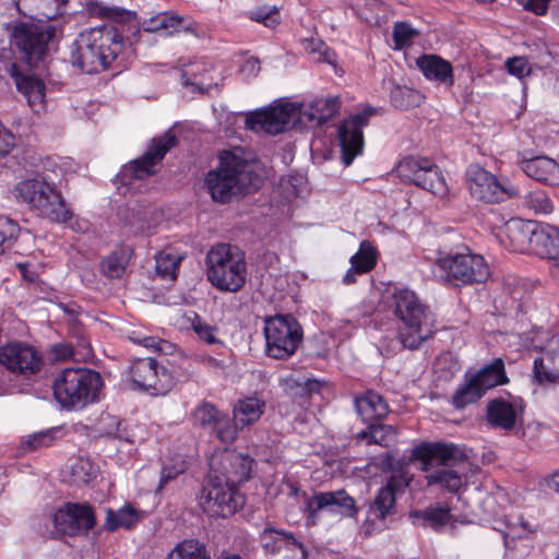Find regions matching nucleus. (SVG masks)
<instances>
[{"instance_id": "63", "label": "nucleus", "mask_w": 559, "mask_h": 559, "mask_svg": "<svg viewBox=\"0 0 559 559\" xmlns=\"http://www.w3.org/2000/svg\"><path fill=\"white\" fill-rule=\"evenodd\" d=\"M52 350L56 359L64 360L73 357V348L68 344L56 345Z\"/></svg>"}, {"instance_id": "60", "label": "nucleus", "mask_w": 559, "mask_h": 559, "mask_svg": "<svg viewBox=\"0 0 559 559\" xmlns=\"http://www.w3.org/2000/svg\"><path fill=\"white\" fill-rule=\"evenodd\" d=\"M53 435H55V431H52V430H46L43 432H38L28 439V441H27L28 447L32 450H36L40 447H48L51 444V442L53 440Z\"/></svg>"}, {"instance_id": "25", "label": "nucleus", "mask_w": 559, "mask_h": 559, "mask_svg": "<svg viewBox=\"0 0 559 559\" xmlns=\"http://www.w3.org/2000/svg\"><path fill=\"white\" fill-rule=\"evenodd\" d=\"M8 71L14 80L16 88L26 97L29 107L39 111L44 107V82L33 75L22 74L16 63H11Z\"/></svg>"}, {"instance_id": "30", "label": "nucleus", "mask_w": 559, "mask_h": 559, "mask_svg": "<svg viewBox=\"0 0 559 559\" xmlns=\"http://www.w3.org/2000/svg\"><path fill=\"white\" fill-rule=\"evenodd\" d=\"M355 407L365 421L382 419L389 413V405L377 392L370 390L355 397Z\"/></svg>"}, {"instance_id": "22", "label": "nucleus", "mask_w": 559, "mask_h": 559, "mask_svg": "<svg viewBox=\"0 0 559 559\" xmlns=\"http://www.w3.org/2000/svg\"><path fill=\"white\" fill-rule=\"evenodd\" d=\"M95 524L94 513L90 506L68 503L53 515L56 530L66 535L86 533Z\"/></svg>"}, {"instance_id": "48", "label": "nucleus", "mask_w": 559, "mask_h": 559, "mask_svg": "<svg viewBox=\"0 0 559 559\" xmlns=\"http://www.w3.org/2000/svg\"><path fill=\"white\" fill-rule=\"evenodd\" d=\"M280 554L281 559H307L309 555L305 544L293 533H288Z\"/></svg>"}, {"instance_id": "21", "label": "nucleus", "mask_w": 559, "mask_h": 559, "mask_svg": "<svg viewBox=\"0 0 559 559\" xmlns=\"http://www.w3.org/2000/svg\"><path fill=\"white\" fill-rule=\"evenodd\" d=\"M265 411V402L257 396L238 400L233 408V421L219 431V440L231 443L237 439L238 430L257 423Z\"/></svg>"}, {"instance_id": "5", "label": "nucleus", "mask_w": 559, "mask_h": 559, "mask_svg": "<svg viewBox=\"0 0 559 559\" xmlns=\"http://www.w3.org/2000/svg\"><path fill=\"white\" fill-rule=\"evenodd\" d=\"M13 193L19 202L51 222L66 223L72 216L60 191L41 174L20 180L14 186Z\"/></svg>"}, {"instance_id": "14", "label": "nucleus", "mask_w": 559, "mask_h": 559, "mask_svg": "<svg viewBox=\"0 0 559 559\" xmlns=\"http://www.w3.org/2000/svg\"><path fill=\"white\" fill-rule=\"evenodd\" d=\"M467 185L472 197L486 203L503 202L520 195V191L511 182L500 181L495 175L479 167L471 170Z\"/></svg>"}, {"instance_id": "51", "label": "nucleus", "mask_w": 559, "mask_h": 559, "mask_svg": "<svg viewBox=\"0 0 559 559\" xmlns=\"http://www.w3.org/2000/svg\"><path fill=\"white\" fill-rule=\"evenodd\" d=\"M534 377L540 384L552 383L559 380V368H552L546 364L545 358L534 360Z\"/></svg>"}, {"instance_id": "18", "label": "nucleus", "mask_w": 559, "mask_h": 559, "mask_svg": "<svg viewBox=\"0 0 559 559\" xmlns=\"http://www.w3.org/2000/svg\"><path fill=\"white\" fill-rule=\"evenodd\" d=\"M0 364L13 373L28 377L39 372L44 361L34 346L14 342L0 347Z\"/></svg>"}, {"instance_id": "55", "label": "nucleus", "mask_w": 559, "mask_h": 559, "mask_svg": "<svg viewBox=\"0 0 559 559\" xmlns=\"http://www.w3.org/2000/svg\"><path fill=\"white\" fill-rule=\"evenodd\" d=\"M504 67L509 74L522 80L532 73V67L526 57H512L508 58Z\"/></svg>"}, {"instance_id": "13", "label": "nucleus", "mask_w": 559, "mask_h": 559, "mask_svg": "<svg viewBox=\"0 0 559 559\" xmlns=\"http://www.w3.org/2000/svg\"><path fill=\"white\" fill-rule=\"evenodd\" d=\"M51 26L21 23L12 32V44L23 55L29 66H34L45 55L48 41L53 37Z\"/></svg>"}, {"instance_id": "31", "label": "nucleus", "mask_w": 559, "mask_h": 559, "mask_svg": "<svg viewBox=\"0 0 559 559\" xmlns=\"http://www.w3.org/2000/svg\"><path fill=\"white\" fill-rule=\"evenodd\" d=\"M340 109L338 97L316 99L307 108H298L299 120L322 126L332 118Z\"/></svg>"}, {"instance_id": "7", "label": "nucleus", "mask_w": 559, "mask_h": 559, "mask_svg": "<svg viewBox=\"0 0 559 559\" xmlns=\"http://www.w3.org/2000/svg\"><path fill=\"white\" fill-rule=\"evenodd\" d=\"M210 283L223 292L237 293L246 283L245 254L228 243L213 246L205 259Z\"/></svg>"}, {"instance_id": "35", "label": "nucleus", "mask_w": 559, "mask_h": 559, "mask_svg": "<svg viewBox=\"0 0 559 559\" xmlns=\"http://www.w3.org/2000/svg\"><path fill=\"white\" fill-rule=\"evenodd\" d=\"M414 519L421 521L425 527L440 531L448 524L452 523L453 515L451 509L444 506H430L425 510H416L411 513Z\"/></svg>"}, {"instance_id": "10", "label": "nucleus", "mask_w": 559, "mask_h": 559, "mask_svg": "<svg viewBox=\"0 0 559 559\" xmlns=\"http://www.w3.org/2000/svg\"><path fill=\"white\" fill-rule=\"evenodd\" d=\"M266 354L275 359L290 357L302 342L304 332L290 314H278L264 321Z\"/></svg>"}, {"instance_id": "59", "label": "nucleus", "mask_w": 559, "mask_h": 559, "mask_svg": "<svg viewBox=\"0 0 559 559\" xmlns=\"http://www.w3.org/2000/svg\"><path fill=\"white\" fill-rule=\"evenodd\" d=\"M523 9L531 11L537 15H544L547 12L548 4L551 0H513Z\"/></svg>"}, {"instance_id": "44", "label": "nucleus", "mask_w": 559, "mask_h": 559, "mask_svg": "<svg viewBox=\"0 0 559 559\" xmlns=\"http://www.w3.org/2000/svg\"><path fill=\"white\" fill-rule=\"evenodd\" d=\"M396 497L389 488H380L377 492L373 503L370 506V514L377 519L384 520L388 515L395 511Z\"/></svg>"}, {"instance_id": "54", "label": "nucleus", "mask_w": 559, "mask_h": 559, "mask_svg": "<svg viewBox=\"0 0 559 559\" xmlns=\"http://www.w3.org/2000/svg\"><path fill=\"white\" fill-rule=\"evenodd\" d=\"M305 50L309 53H319L318 61L333 64L335 62V52L326 47V45L317 38H308L304 41Z\"/></svg>"}, {"instance_id": "16", "label": "nucleus", "mask_w": 559, "mask_h": 559, "mask_svg": "<svg viewBox=\"0 0 559 559\" xmlns=\"http://www.w3.org/2000/svg\"><path fill=\"white\" fill-rule=\"evenodd\" d=\"M253 460L237 451H224L215 455L210 463V477L238 486L250 477Z\"/></svg>"}, {"instance_id": "52", "label": "nucleus", "mask_w": 559, "mask_h": 559, "mask_svg": "<svg viewBox=\"0 0 559 559\" xmlns=\"http://www.w3.org/2000/svg\"><path fill=\"white\" fill-rule=\"evenodd\" d=\"M525 204L535 213L548 214L552 211V204L547 194L542 190L531 191L525 195Z\"/></svg>"}, {"instance_id": "24", "label": "nucleus", "mask_w": 559, "mask_h": 559, "mask_svg": "<svg viewBox=\"0 0 559 559\" xmlns=\"http://www.w3.org/2000/svg\"><path fill=\"white\" fill-rule=\"evenodd\" d=\"M141 27L147 33L164 31L167 35L179 32L195 33L194 22L169 12H160L148 19H144L141 23Z\"/></svg>"}, {"instance_id": "56", "label": "nucleus", "mask_w": 559, "mask_h": 559, "mask_svg": "<svg viewBox=\"0 0 559 559\" xmlns=\"http://www.w3.org/2000/svg\"><path fill=\"white\" fill-rule=\"evenodd\" d=\"M250 17L267 27H275L280 23L278 11L275 7L269 8L264 5L257 8L250 12Z\"/></svg>"}, {"instance_id": "9", "label": "nucleus", "mask_w": 559, "mask_h": 559, "mask_svg": "<svg viewBox=\"0 0 559 559\" xmlns=\"http://www.w3.org/2000/svg\"><path fill=\"white\" fill-rule=\"evenodd\" d=\"M436 264L454 286L485 283L490 275L484 257L469 251L439 254Z\"/></svg>"}, {"instance_id": "39", "label": "nucleus", "mask_w": 559, "mask_h": 559, "mask_svg": "<svg viewBox=\"0 0 559 559\" xmlns=\"http://www.w3.org/2000/svg\"><path fill=\"white\" fill-rule=\"evenodd\" d=\"M358 438L365 440L367 444H379L388 448L396 441L397 431L391 425H370L368 429L360 431Z\"/></svg>"}, {"instance_id": "49", "label": "nucleus", "mask_w": 559, "mask_h": 559, "mask_svg": "<svg viewBox=\"0 0 559 559\" xmlns=\"http://www.w3.org/2000/svg\"><path fill=\"white\" fill-rule=\"evenodd\" d=\"M418 32L406 22H397L393 27L394 48L403 49L412 44Z\"/></svg>"}, {"instance_id": "50", "label": "nucleus", "mask_w": 559, "mask_h": 559, "mask_svg": "<svg viewBox=\"0 0 559 559\" xmlns=\"http://www.w3.org/2000/svg\"><path fill=\"white\" fill-rule=\"evenodd\" d=\"M156 265L155 270L158 275L162 277H170L171 280L176 278V270L178 267V260L173 254L160 251L156 255Z\"/></svg>"}, {"instance_id": "62", "label": "nucleus", "mask_w": 559, "mask_h": 559, "mask_svg": "<svg viewBox=\"0 0 559 559\" xmlns=\"http://www.w3.org/2000/svg\"><path fill=\"white\" fill-rule=\"evenodd\" d=\"M241 73H243L247 76H254L260 71V62L257 58H248L243 61L241 68Z\"/></svg>"}, {"instance_id": "61", "label": "nucleus", "mask_w": 559, "mask_h": 559, "mask_svg": "<svg viewBox=\"0 0 559 559\" xmlns=\"http://www.w3.org/2000/svg\"><path fill=\"white\" fill-rule=\"evenodd\" d=\"M13 145L12 134L0 126V155H7Z\"/></svg>"}, {"instance_id": "41", "label": "nucleus", "mask_w": 559, "mask_h": 559, "mask_svg": "<svg viewBox=\"0 0 559 559\" xmlns=\"http://www.w3.org/2000/svg\"><path fill=\"white\" fill-rule=\"evenodd\" d=\"M167 559H211L204 544L195 539H187L178 544Z\"/></svg>"}, {"instance_id": "40", "label": "nucleus", "mask_w": 559, "mask_h": 559, "mask_svg": "<svg viewBox=\"0 0 559 559\" xmlns=\"http://www.w3.org/2000/svg\"><path fill=\"white\" fill-rule=\"evenodd\" d=\"M390 99L394 107L399 109H408L419 106L424 96L416 90L406 85L393 84L390 91Z\"/></svg>"}, {"instance_id": "1", "label": "nucleus", "mask_w": 559, "mask_h": 559, "mask_svg": "<svg viewBox=\"0 0 559 559\" xmlns=\"http://www.w3.org/2000/svg\"><path fill=\"white\" fill-rule=\"evenodd\" d=\"M409 459L420 463L428 486H439L456 493L464 481L460 465L467 460L463 448L447 442H420L412 450Z\"/></svg>"}, {"instance_id": "36", "label": "nucleus", "mask_w": 559, "mask_h": 559, "mask_svg": "<svg viewBox=\"0 0 559 559\" xmlns=\"http://www.w3.org/2000/svg\"><path fill=\"white\" fill-rule=\"evenodd\" d=\"M383 465L391 472V476L383 488H389L395 497L402 495L413 480V475L403 463L394 462L391 456L384 460Z\"/></svg>"}, {"instance_id": "29", "label": "nucleus", "mask_w": 559, "mask_h": 559, "mask_svg": "<svg viewBox=\"0 0 559 559\" xmlns=\"http://www.w3.org/2000/svg\"><path fill=\"white\" fill-rule=\"evenodd\" d=\"M486 418L488 424L496 429L512 430L516 425L518 414L511 403L496 399L487 404Z\"/></svg>"}, {"instance_id": "20", "label": "nucleus", "mask_w": 559, "mask_h": 559, "mask_svg": "<svg viewBox=\"0 0 559 559\" xmlns=\"http://www.w3.org/2000/svg\"><path fill=\"white\" fill-rule=\"evenodd\" d=\"M373 112L374 108H366L361 114L350 117L338 127V141L342 148V160L346 166H349L355 157L362 153V128L367 126L368 119L373 115Z\"/></svg>"}, {"instance_id": "37", "label": "nucleus", "mask_w": 559, "mask_h": 559, "mask_svg": "<svg viewBox=\"0 0 559 559\" xmlns=\"http://www.w3.org/2000/svg\"><path fill=\"white\" fill-rule=\"evenodd\" d=\"M429 163L430 160L427 158L407 156L399 163L396 173L403 181L418 186L425 182V170L429 167Z\"/></svg>"}, {"instance_id": "4", "label": "nucleus", "mask_w": 559, "mask_h": 559, "mask_svg": "<svg viewBox=\"0 0 559 559\" xmlns=\"http://www.w3.org/2000/svg\"><path fill=\"white\" fill-rule=\"evenodd\" d=\"M393 312L402 323L399 338L404 347L416 349L433 335V314L412 290L401 289L393 295Z\"/></svg>"}, {"instance_id": "33", "label": "nucleus", "mask_w": 559, "mask_h": 559, "mask_svg": "<svg viewBox=\"0 0 559 559\" xmlns=\"http://www.w3.org/2000/svg\"><path fill=\"white\" fill-rule=\"evenodd\" d=\"M535 254L559 262V228L551 225H539L535 236Z\"/></svg>"}, {"instance_id": "53", "label": "nucleus", "mask_w": 559, "mask_h": 559, "mask_svg": "<svg viewBox=\"0 0 559 559\" xmlns=\"http://www.w3.org/2000/svg\"><path fill=\"white\" fill-rule=\"evenodd\" d=\"M129 338L131 342L142 345L157 353H169L173 347V345L167 341L160 340L155 336H141L136 332H132Z\"/></svg>"}, {"instance_id": "11", "label": "nucleus", "mask_w": 559, "mask_h": 559, "mask_svg": "<svg viewBox=\"0 0 559 559\" xmlns=\"http://www.w3.org/2000/svg\"><path fill=\"white\" fill-rule=\"evenodd\" d=\"M126 374L133 389L154 396L166 395L175 385L170 371L152 357L133 359Z\"/></svg>"}, {"instance_id": "27", "label": "nucleus", "mask_w": 559, "mask_h": 559, "mask_svg": "<svg viewBox=\"0 0 559 559\" xmlns=\"http://www.w3.org/2000/svg\"><path fill=\"white\" fill-rule=\"evenodd\" d=\"M194 425L213 432L219 439V431L224 426L229 425L227 414L221 412L214 404L202 401L192 413Z\"/></svg>"}, {"instance_id": "58", "label": "nucleus", "mask_w": 559, "mask_h": 559, "mask_svg": "<svg viewBox=\"0 0 559 559\" xmlns=\"http://www.w3.org/2000/svg\"><path fill=\"white\" fill-rule=\"evenodd\" d=\"M192 328L198 336L204 340L207 344H215L217 342V338L214 334L216 329L214 326L198 320L197 322H193Z\"/></svg>"}, {"instance_id": "17", "label": "nucleus", "mask_w": 559, "mask_h": 559, "mask_svg": "<svg viewBox=\"0 0 559 559\" xmlns=\"http://www.w3.org/2000/svg\"><path fill=\"white\" fill-rule=\"evenodd\" d=\"M298 118V108L293 104H284L250 112L246 118V127L254 132L278 134L286 130L292 120Z\"/></svg>"}, {"instance_id": "26", "label": "nucleus", "mask_w": 559, "mask_h": 559, "mask_svg": "<svg viewBox=\"0 0 559 559\" xmlns=\"http://www.w3.org/2000/svg\"><path fill=\"white\" fill-rule=\"evenodd\" d=\"M17 12L39 23L48 22L62 13L63 0H12Z\"/></svg>"}, {"instance_id": "28", "label": "nucleus", "mask_w": 559, "mask_h": 559, "mask_svg": "<svg viewBox=\"0 0 559 559\" xmlns=\"http://www.w3.org/2000/svg\"><path fill=\"white\" fill-rule=\"evenodd\" d=\"M350 269L343 276V283L354 284L358 275L370 272L377 264V251L369 241H362L359 250L350 258Z\"/></svg>"}, {"instance_id": "15", "label": "nucleus", "mask_w": 559, "mask_h": 559, "mask_svg": "<svg viewBox=\"0 0 559 559\" xmlns=\"http://www.w3.org/2000/svg\"><path fill=\"white\" fill-rule=\"evenodd\" d=\"M306 509L308 522L312 525L318 522V515L323 510L346 518H355L359 511L355 499L344 489L314 492L307 500Z\"/></svg>"}, {"instance_id": "42", "label": "nucleus", "mask_w": 559, "mask_h": 559, "mask_svg": "<svg viewBox=\"0 0 559 559\" xmlns=\"http://www.w3.org/2000/svg\"><path fill=\"white\" fill-rule=\"evenodd\" d=\"M425 171V182L419 183L418 187L431 192L437 197H445L449 192V188L440 168L430 162L429 167H427Z\"/></svg>"}, {"instance_id": "64", "label": "nucleus", "mask_w": 559, "mask_h": 559, "mask_svg": "<svg viewBox=\"0 0 559 559\" xmlns=\"http://www.w3.org/2000/svg\"><path fill=\"white\" fill-rule=\"evenodd\" d=\"M547 487L554 492L559 493V471L555 472L549 479H547Z\"/></svg>"}, {"instance_id": "32", "label": "nucleus", "mask_w": 559, "mask_h": 559, "mask_svg": "<svg viewBox=\"0 0 559 559\" xmlns=\"http://www.w3.org/2000/svg\"><path fill=\"white\" fill-rule=\"evenodd\" d=\"M417 66L429 80L453 84V68L451 63L436 55H425L417 59Z\"/></svg>"}, {"instance_id": "23", "label": "nucleus", "mask_w": 559, "mask_h": 559, "mask_svg": "<svg viewBox=\"0 0 559 559\" xmlns=\"http://www.w3.org/2000/svg\"><path fill=\"white\" fill-rule=\"evenodd\" d=\"M539 225L531 221L510 219L504 226V234L511 250L516 252H534L535 236Z\"/></svg>"}, {"instance_id": "47", "label": "nucleus", "mask_w": 559, "mask_h": 559, "mask_svg": "<svg viewBox=\"0 0 559 559\" xmlns=\"http://www.w3.org/2000/svg\"><path fill=\"white\" fill-rule=\"evenodd\" d=\"M288 533L289 532H285L283 530H274L272 527L265 528L260 534L261 546L265 554H280Z\"/></svg>"}, {"instance_id": "57", "label": "nucleus", "mask_w": 559, "mask_h": 559, "mask_svg": "<svg viewBox=\"0 0 559 559\" xmlns=\"http://www.w3.org/2000/svg\"><path fill=\"white\" fill-rule=\"evenodd\" d=\"M185 472L182 462L171 465H164L160 471L159 483L156 492L162 491L170 481L175 480L180 474Z\"/></svg>"}, {"instance_id": "34", "label": "nucleus", "mask_w": 559, "mask_h": 559, "mask_svg": "<svg viewBox=\"0 0 559 559\" xmlns=\"http://www.w3.org/2000/svg\"><path fill=\"white\" fill-rule=\"evenodd\" d=\"M522 170L531 178L537 181H550L555 179L558 173V164L546 156H537L521 162Z\"/></svg>"}, {"instance_id": "19", "label": "nucleus", "mask_w": 559, "mask_h": 559, "mask_svg": "<svg viewBox=\"0 0 559 559\" xmlns=\"http://www.w3.org/2000/svg\"><path fill=\"white\" fill-rule=\"evenodd\" d=\"M176 135L168 130L160 136L151 141L150 146L141 158L134 159L123 168V175L134 179H143L156 173L154 167L162 162L164 156L177 145Z\"/></svg>"}, {"instance_id": "8", "label": "nucleus", "mask_w": 559, "mask_h": 559, "mask_svg": "<svg viewBox=\"0 0 559 559\" xmlns=\"http://www.w3.org/2000/svg\"><path fill=\"white\" fill-rule=\"evenodd\" d=\"M509 382L502 358H495L476 372H467L452 395V405L463 409L479 401L490 389Z\"/></svg>"}, {"instance_id": "6", "label": "nucleus", "mask_w": 559, "mask_h": 559, "mask_svg": "<svg viewBox=\"0 0 559 559\" xmlns=\"http://www.w3.org/2000/svg\"><path fill=\"white\" fill-rule=\"evenodd\" d=\"M103 380L88 368H66L52 383L53 396L64 409H82L98 400Z\"/></svg>"}, {"instance_id": "2", "label": "nucleus", "mask_w": 559, "mask_h": 559, "mask_svg": "<svg viewBox=\"0 0 559 559\" xmlns=\"http://www.w3.org/2000/svg\"><path fill=\"white\" fill-rule=\"evenodd\" d=\"M260 183L255 165L246 159L240 150L221 153L218 167L210 170L204 179L207 192L218 203H227L235 195L255 191Z\"/></svg>"}, {"instance_id": "45", "label": "nucleus", "mask_w": 559, "mask_h": 559, "mask_svg": "<svg viewBox=\"0 0 559 559\" xmlns=\"http://www.w3.org/2000/svg\"><path fill=\"white\" fill-rule=\"evenodd\" d=\"M129 259L123 250H116L102 261V271L105 276L120 278L127 269Z\"/></svg>"}, {"instance_id": "12", "label": "nucleus", "mask_w": 559, "mask_h": 559, "mask_svg": "<svg viewBox=\"0 0 559 559\" xmlns=\"http://www.w3.org/2000/svg\"><path fill=\"white\" fill-rule=\"evenodd\" d=\"M245 503L237 486L210 477L207 487L203 488L200 504L212 516L227 518L235 514Z\"/></svg>"}, {"instance_id": "38", "label": "nucleus", "mask_w": 559, "mask_h": 559, "mask_svg": "<svg viewBox=\"0 0 559 559\" xmlns=\"http://www.w3.org/2000/svg\"><path fill=\"white\" fill-rule=\"evenodd\" d=\"M19 237L31 238V235L28 231L21 234L17 223L7 216H0V251L3 253L8 250H14V252L20 253Z\"/></svg>"}, {"instance_id": "46", "label": "nucleus", "mask_w": 559, "mask_h": 559, "mask_svg": "<svg viewBox=\"0 0 559 559\" xmlns=\"http://www.w3.org/2000/svg\"><path fill=\"white\" fill-rule=\"evenodd\" d=\"M86 9L93 16L107 19L115 22H122L128 15V11L122 8L108 5L96 0L87 1Z\"/></svg>"}, {"instance_id": "3", "label": "nucleus", "mask_w": 559, "mask_h": 559, "mask_svg": "<svg viewBox=\"0 0 559 559\" xmlns=\"http://www.w3.org/2000/svg\"><path fill=\"white\" fill-rule=\"evenodd\" d=\"M71 62L83 72L105 71L122 53L124 41L115 27H94L80 33L74 41Z\"/></svg>"}, {"instance_id": "43", "label": "nucleus", "mask_w": 559, "mask_h": 559, "mask_svg": "<svg viewBox=\"0 0 559 559\" xmlns=\"http://www.w3.org/2000/svg\"><path fill=\"white\" fill-rule=\"evenodd\" d=\"M139 521L136 511L131 507H124L114 512L109 510L105 522L108 531H116L119 527L130 528Z\"/></svg>"}]
</instances>
